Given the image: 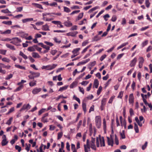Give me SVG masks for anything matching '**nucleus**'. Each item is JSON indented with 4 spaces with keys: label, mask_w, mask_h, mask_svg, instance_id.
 I'll return each mask as SVG.
<instances>
[{
    "label": "nucleus",
    "mask_w": 152,
    "mask_h": 152,
    "mask_svg": "<svg viewBox=\"0 0 152 152\" xmlns=\"http://www.w3.org/2000/svg\"><path fill=\"white\" fill-rule=\"evenodd\" d=\"M63 135V133L62 132H61L58 133L57 139L59 140L62 137Z\"/></svg>",
    "instance_id": "nucleus-39"
},
{
    "label": "nucleus",
    "mask_w": 152,
    "mask_h": 152,
    "mask_svg": "<svg viewBox=\"0 0 152 152\" xmlns=\"http://www.w3.org/2000/svg\"><path fill=\"white\" fill-rule=\"evenodd\" d=\"M95 123L97 127L100 128L101 124V117L99 116H97L95 117Z\"/></svg>",
    "instance_id": "nucleus-3"
},
{
    "label": "nucleus",
    "mask_w": 152,
    "mask_h": 152,
    "mask_svg": "<svg viewBox=\"0 0 152 152\" xmlns=\"http://www.w3.org/2000/svg\"><path fill=\"white\" fill-rule=\"evenodd\" d=\"M13 120V118L12 117H11L10 118L9 120L7 121V122L6 123V124L9 125H10L11 124Z\"/></svg>",
    "instance_id": "nucleus-36"
},
{
    "label": "nucleus",
    "mask_w": 152,
    "mask_h": 152,
    "mask_svg": "<svg viewBox=\"0 0 152 152\" xmlns=\"http://www.w3.org/2000/svg\"><path fill=\"white\" fill-rule=\"evenodd\" d=\"M32 5L34 6V7L42 9H43V8L42 6V5L40 4H37L35 3H33Z\"/></svg>",
    "instance_id": "nucleus-20"
},
{
    "label": "nucleus",
    "mask_w": 152,
    "mask_h": 152,
    "mask_svg": "<svg viewBox=\"0 0 152 152\" xmlns=\"http://www.w3.org/2000/svg\"><path fill=\"white\" fill-rule=\"evenodd\" d=\"M104 36V32L101 36L97 35L95 36L93 39V41H97L101 39L102 37Z\"/></svg>",
    "instance_id": "nucleus-8"
},
{
    "label": "nucleus",
    "mask_w": 152,
    "mask_h": 152,
    "mask_svg": "<svg viewBox=\"0 0 152 152\" xmlns=\"http://www.w3.org/2000/svg\"><path fill=\"white\" fill-rule=\"evenodd\" d=\"M23 9V7H17L16 9V11L17 12H20L22 11Z\"/></svg>",
    "instance_id": "nucleus-58"
},
{
    "label": "nucleus",
    "mask_w": 152,
    "mask_h": 152,
    "mask_svg": "<svg viewBox=\"0 0 152 152\" xmlns=\"http://www.w3.org/2000/svg\"><path fill=\"white\" fill-rule=\"evenodd\" d=\"M107 142L109 145H110L111 146H113V139L110 138L109 137H107Z\"/></svg>",
    "instance_id": "nucleus-9"
},
{
    "label": "nucleus",
    "mask_w": 152,
    "mask_h": 152,
    "mask_svg": "<svg viewBox=\"0 0 152 152\" xmlns=\"http://www.w3.org/2000/svg\"><path fill=\"white\" fill-rule=\"evenodd\" d=\"M28 35V34L22 33L21 34V36L22 37L25 38L26 39V37H27Z\"/></svg>",
    "instance_id": "nucleus-47"
},
{
    "label": "nucleus",
    "mask_w": 152,
    "mask_h": 152,
    "mask_svg": "<svg viewBox=\"0 0 152 152\" xmlns=\"http://www.w3.org/2000/svg\"><path fill=\"white\" fill-rule=\"evenodd\" d=\"M82 107L83 111L85 113L86 112V103H83L82 104Z\"/></svg>",
    "instance_id": "nucleus-48"
},
{
    "label": "nucleus",
    "mask_w": 152,
    "mask_h": 152,
    "mask_svg": "<svg viewBox=\"0 0 152 152\" xmlns=\"http://www.w3.org/2000/svg\"><path fill=\"white\" fill-rule=\"evenodd\" d=\"M23 107L24 110H25L26 109H30L31 107V106L29 105V104H28L26 105L24 104L23 106Z\"/></svg>",
    "instance_id": "nucleus-28"
},
{
    "label": "nucleus",
    "mask_w": 152,
    "mask_h": 152,
    "mask_svg": "<svg viewBox=\"0 0 152 152\" xmlns=\"http://www.w3.org/2000/svg\"><path fill=\"white\" fill-rule=\"evenodd\" d=\"M137 58H134L130 62V66L131 67H133L134 66L137 62Z\"/></svg>",
    "instance_id": "nucleus-11"
},
{
    "label": "nucleus",
    "mask_w": 152,
    "mask_h": 152,
    "mask_svg": "<svg viewBox=\"0 0 152 152\" xmlns=\"http://www.w3.org/2000/svg\"><path fill=\"white\" fill-rule=\"evenodd\" d=\"M98 7H95L91 9L89 11H88V13H91L92 11L96 10L97 9Z\"/></svg>",
    "instance_id": "nucleus-52"
},
{
    "label": "nucleus",
    "mask_w": 152,
    "mask_h": 152,
    "mask_svg": "<svg viewBox=\"0 0 152 152\" xmlns=\"http://www.w3.org/2000/svg\"><path fill=\"white\" fill-rule=\"evenodd\" d=\"M64 24L67 27H70L72 25V23L69 21H65Z\"/></svg>",
    "instance_id": "nucleus-16"
},
{
    "label": "nucleus",
    "mask_w": 152,
    "mask_h": 152,
    "mask_svg": "<svg viewBox=\"0 0 152 152\" xmlns=\"http://www.w3.org/2000/svg\"><path fill=\"white\" fill-rule=\"evenodd\" d=\"M123 92L122 91H121L119 93V94L118 96V98H121L123 96Z\"/></svg>",
    "instance_id": "nucleus-63"
},
{
    "label": "nucleus",
    "mask_w": 152,
    "mask_h": 152,
    "mask_svg": "<svg viewBox=\"0 0 152 152\" xmlns=\"http://www.w3.org/2000/svg\"><path fill=\"white\" fill-rule=\"evenodd\" d=\"M145 4L146 7L148 8L150 6V3L149 2V0H145Z\"/></svg>",
    "instance_id": "nucleus-51"
},
{
    "label": "nucleus",
    "mask_w": 152,
    "mask_h": 152,
    "mask_svg": "<svg viewBox=\"0 0 152 152\" xmlns=\"http://www.w3.org/2000/svg\"><path fill=\"white\" fill-rule=\"evenodd\" d=\"M1 11L2 12L4 13H11V12L7 9L5 10H2Z\"/></svg>",
    "instance_id": "nucleus-42"
},
{
    "label": "nucleus",
    "mask_w": 152,
    "mask_h": 152,
    "mask_svg": "<svg viewBox=\"0 0 152 152\" xmlns=\"http://www.w3.org/2000/svg\"><path fill=\"white\" fill-rule=\"evenodd\" d=\"M23 87V86L22 85H20L14 91L15 92H17L21 90L22 88Z\"/></svg>",
    "instance_id": "nucleus-46"
},
{
    "label": "nucleus",
    "mask_w": 152,
    "mask_h": 152,
    "mask_svg": "<svg viewBox=\"0 0 152 152\" xmlns=\"http://www.w3.org/2000/svg\"><path fill=\"white\" fill-rule=\"evenodd\" d=\"M73 98L76 100L79 104L80 103V99L77 97L75 95H74L73 96Z\"/></svg>",
    "instance_id": "nucleus-53"
},
{
    "label": "nucleus",
    "mask_w": 152,
    "mask_h": 152,
    "mask_svg": "<svg viewBox=\"0 0 152 152\" xmlns=\"http://www.w3.org/2000/svg\"><path fill=\"white\" fill-rule=\"evenodd\" d=\"M115 143L117 145H118L119 144L118 140V137L116 135H115Z\"/></svg>",
    "instance_id": "nucleus-55"
},
{
    "label": "nucleus",
    "mask_w": 152,
    "mask_h": 152,
    "mask_svg": "<svg viewBox=\"0 0 152 152\" xmlns=\"http://www.w3.org/2000/svg\"><path fill=\"white\" fill-rule=\"evenodd\" d=\"M64 12H66L69 13L71 11L68 8L64 7Z\"/></svg>",
    "instance_id": "nucleus-44"
},
{
    "label": "nucleus",
    "mask_w": 152,
    "mask_h": 152,
    "mask_svg": "<svg viewBox=\"0 0 152 152\" xmlns=\"http://www.w3.org/2000/svg\"><path fill=\"white\" fill-rule=\"evenodd\" d=\"M53 40L55 42L57 43H60L61 42V41L60 40L58 39L56 37H55L53 38Z\"/></svg>",
    "instance_id": "nucleus-57"
},
{
    "label": "nucleus",
    "mask_w": 152,
    "mask_h": 152,
    "mask_svg": "<svg viewBox=\"0 0 152 152\" xmlns=\"http://www.w3.org/2000/svg\"><path fill=\"white\" fill-rule=\"evenodd\" d=\"M41 90L42 89L41 88L36 87L32 90V93L33 94H37L40 92Z\"/></svg>",
    "instance_id": "nucleus-5"
},
{
    "label": "nucleus",
    "mask_w": 152,
    "mask_h": 152,
    "mask_svg": "<svg viewBox=\"0 0 152 152\" xmlns=\"http://www.w3.org/2000/svg\"><path fill=\"white\" fill-rule=\"evenodd\" d=\"M96 145L97 147H99L100 145L101 146H104V138L102 137V138L101 137L98 138L97 137L96 140Z\"/></svg>",
    "instance_id": "nucleus-1"
},
{
    "label": "nucleus",
    "mask_w": 152,
    "mask_h": 152,
    "mask_svg": "<svg viewBox=\"0 0 152 152\" xmlns=\"http://www.w3.org/2000/svg\"><path fill=\"white\" fill-rule=\"evenodd\" d=\"M45 111H46V109L44 108H42V109L40 110L38 112V115H40L42 113L44 112Z\"/></svg>",
    "instance_id": "nucleus-43"
},
{
    "label": "nucleus",
    "mask_w": 152,
    "mask_h": 152,
    "mask_svg": "<svg viewBox=\"0 0 152 152\" xmlns=\"http://www.w3.org/2000/svg\"><path fill=\"white\" fill-rule=\"evenodd\" d=\"M95 139L94 138H92L91 140V148L94 150H96V147L95 145Z\"/></svg>",
    "instance_id": "nucleus-6"
},
{
    "label": "nucleus",
    "mask_w": 152,
    "mask_h": 152,
    "mask_svg": "<svg viewBox=\"0 0 152 152\" xmlns=\"http://www.w3.org/2000/svg\"><path fill=\"white\" fill-rule=\"evenodd\" d=\"M140 61L139 62V67L141 68L142 66L143 63L144 61V59L142 57L139 58Z\"/></svg>",
    "instance_id": "nucleus-12"
},
{
    "label": "nucleus",
    "mask_w": 152,
    "mask_h": 152,
    "mask_svg": "<svg viewBox=\"0 0 152 152\" xmlns=\"http://www.w3.org/2000/svg\"><path fill=\"white\" fill-rule=\"evenodd\" d=\"M42 29L44 31H50L49 26L47 24L42 26Z\"/></svg>",
    "instance_id": "nucleus-18"
},
{
    "label": "nucleus",
    "mask_w": 152,
    "mask_h": 152,
    "mask_svg": "<svg viewBox=\"0 0 152 152\" xmlns=\"http://www.w3.org/2000/svg\"><path fill=\"white\" fill-rule=\"evenodd\" d=\"M77 27L76 25L73 26H72L70 29V30L71 31H73L74 30H77Z\"/></svg>",
    "instance_id": "nucleus-50"
},
{
    "label": "nucleus",
    "mask_w": 152,
    "mask_h": 152,
    "mask_svg": "<svg viewBox=\"0 0 152 152\" xmlns=\"http://www.w3.org/2000/svg\"><path fill=\"white\" fill-rule=\"evenodd\" d=\"M80 48H77L76 49H74L72 51V53L73 54H77V56L79 55V53H78V52L80 50Z\"/></svg>",
    "instance_id": "nucleus-19"
},
{
    "label": "nucleus",
    "mask_w": 152,
    "mask_h": 152,
    "mask_svg": "<svg viewBox=\"0 0 152 152\" xmlns=\"http://www.w3.org/2000/svg\"><path fill=\"white\" fill-rule=\"evenodd\" d=\"M11 32V30L8 29L3 32H1V34H10Z\"/></svg>",
    "instance_id": "nucleus-37"
},
{
    "label": "nucleus",
    "mask_w": 152,
    "mask_h": 152,
    "mask_svg": "<svg viewBox=\"0 0 152 152\" xmlns=\"http://www.w3.org/2000/svg\"><path fill=\"white\" fill-rule=\"evenodd\" d=\"M30 73L31 74V75L34 76L35 77H39L40 75L39 73L37 72H33L30 71Z\"/></svg>",
    "instance_id": "nucleus-14"
},
{
    "label": "nucleus",
    "mask_w": 152,
    "mask_h": 152,
    "mask_svg": "<svg viewBox=\"0 0 152 152\" xmlns=\"http://www.w3.org/2000/svg\"><path fill=\"white\" fill-rule=\"evenodd\" d=\"M129 101L130 103H132L134 101V97L133 94H131L129 96Z\"/></svg>",
    "instance_id": "nucleus-15"
},
{
    "label": "nucleus",
    "mask_w": 152,
    "mask_h": 152,
    "mask_svg": "<svg viewBox=\"0 0 152 152\" xmlns=\"http://www.w3.org/2000/svg\"><path fill=\"white\" fill-rule=\"evenodd\" d=\"M33 20V18H27L23 19L22 20V21L23 23H25L27 22L32 21Z\"/></svg>",
    "instance_id": "nucleus-21"
},
{
    "label": "nucleus",
    "mask_w": 152,
    "mask_h": 152,
    "mask_svg": "<svg viewBox=\"0 0 152 152\" xmlns=\"http://www.w3.org/2000/svg\"><path fill=\"white\" fill-rule=\"evenodd\" d=\"M68 87V86H65L61 87L59 89L58 91H63L66 89Z\"/></svg>",
    "instance_id": "nucleus-31"
},
{
    "label": "nucleus",
    "mask_w": 152,
    "mask_h": 152,
    "mask_svg": "<svg viewBox=\"0 0 152 152\" xmlns=\"http://www.w3.org/2000/svg\"><path fill=\"white\" fill-rule=\"evenodd\" d=\"M85 152H88L90 151L89 142L88 140H87L86 145H84Z\"/></svg>",
    "instance_id": "nucleus-4"
},
{
    "label": "nucleus",
    "mask_w": 152,
    "mask_h": 152,
    "mask_svg": "<svg viewBox=\"0 0 152 152\" xmlns=\"http://www.w3.org/2000/svg\"><path fill=\"white\" fill-rule=\"evenodd\" d=\"M15 66L18 68H19L21 69L25 70L26 69L25 67L22 66L21 65H18V64H15Z\"/></svg>",
    "instance_id": "nucleus-32"
},
{
    "label": "nucleus",
    "mask_w": 152,
    "mask_h": 152,
    "mask_svg": "<svg viewBox=\"0 0 152 152\" xmlns=\"http://www.w3.org/2000/svg\"><path fill=\"white\" fill-rule=\"evenodd\" d=\"M53 23L57 25V26L59 28H63V26L61 24V22L59 21H53L52 22Z\"/></svg>",
    "instance_id": "nucleus-7"
},
{
    "label": "nucleus",
    "mask_w": 152,
    "mask_h": 152,
    "mask_svg": "<svg viewBox=\"0 0 152 152\" xmlns=\"http://www.w3.org/2000/svg\"><path fill=\"white\" fill-rule=\"evenodd\" d=\"M102 88L101 86H100L99 87V88L97 91V94L98 95H99L100 94V92L102 90Z\"/></svg>",
    "instance_id": "nucleus-60"
},
{
    "label": "nucleus",
    "mask_w": 152,
    "mask_h": 152,
    "mask_svg": "<svg viewBox=\"0 0 152 152\" xmlns=\"http://www.w3.org/2000/svg\"><path fill=\"white\" fill-rule=\"evenodd\" d=\"M41 121L42 122L44 123L47 122L48 121V120L47 118L44 117L42 118Z\"/></svg>",
    "instance_id": "nucleus-59"
},
{
    "label": "nucleus",
    "mask_w": 152,
    "mask_h": 152,
    "mask_svg": "<svg viewBox=\"0 0 152 152\" xmlns=\"http://www.w3.org/2000/svg\"><path fill=\"white\" fill-rule=\"evenodd\" d=\"M44 43L46 44L47 45L50 46H52L53 45V44L51 42H49L47 41L44 42Z\"/></svg>",
    "instance_id": "nucleus-54"
},
{
    "label": "nucleus",
    "mask_w": 152,
    "mask_h": 152,
    "mask_svg": "<svg viewBox=\"0 0 152 152\" xmlns=\"http://www.w3.org/2000/svg\"><path fill=\"white\" fill-rule=\"evenodd\" d=\"M99 84V82L97 79H95L94 81V86L96 88H97Z\"/></svg>",
    "instance_id": "nucleus-25"
},
{
    "label": "nucleus",
    "mask_w": 152,
    "mask_h": 152,
    "mask_svg": "<svg viewBox=\"0 0 152 152\" xmlns=\"http://www.w3.org/2000/svg\"><path fill=\"white\" fill-rule=\"evenodd\" d=\"M115 96H111V98H110V99L109 101H108V103H111L113 100V99H114L115 98Z\"/></svg>",
    "instance_id": "nucleus-56"
},
{
    "label": "nucleus",
    "mask_w": 152,
    "mask_h": 152,
    "mask_svg": "<svg viewBox=\"0 0 152 152\" xmlns=\"http://www.w3.org/2000/svg\"><path fill=\"white\" fill-rule=\"evenodd\" d=\"M117 17L115 15H113L112 17L111 20L113 22H115L117 19Z\"/></svg>",
    "instance_id": "nucleus-62"
},
{
    "label": "nucleus",
    "mask_w": 152,
    "mask_h": 152,
    "mask_svg": "<svg viewBox=\"0 0 152 152\" xmlns=\"http://www.w3.org/2000/svg\"><path fill=\"white\" fill-rule=\"evenodd\" d=\"M122 126H124L125 129L126 128V122L125 120L123 121L122 122H121Z\"/></svg>",
    "instance_id": "nucleus-41"
},
{
    "label": "nucleus",
    "mask_w": 152,
    "mask_h": 152,
    "mask_svg": "<svg viewBox=\"0 0 152 152\" xmlns=\"http://www.w3.org/2000/svg\"><path fill=\"white\" fill-rule=\"evenodd\" d=\"M104 99L102 100L101 102V105L100 107V109L101 110H103L104 109Z\"/></svg>",
    "instance_id": "nucleus-22"
},
{
    "label": "nucleus",
    "mask_w": 152,
    "mask_h": 152,
    "mask_svg": "<svg viewBox=\"0 0 152 152\" xmlns=\"http://www.w3.org/2000/svg\"><path fill=\"white\" fill-rule=\"evenodd\" d=\"M32 57L34 58H40V56L36 52L32 53Z\"/></svg>",
    "instance_id": "nucleus-17"
},
{
    "label": "nucleus",
    "mask_w": 152,
    "mask_h": 152,
    "mask_svg": "<svg viewBox=\"0 0 152 152\" xmlns=\"http://www.w3.org/2000/svg\"><path fill=\"white\" fill-rule=\"evenodd\" d=\"M2 60L4 62L7 63H9L10 61V60L9 59L6 57L3 58L2 59Z\"/></svg>",
    "instance_id": "nucleus-38"
},
{
    "label": "nucleus",
    "mask_w": 152,
    "mask_h": 152,
    "mask_svg": "<svg viewBox=\"0 0 152 152\" xmlns=\"http://www.w3.org/2000/svg\"><path fill=\"white\" fill-rule=\"evenodd\" d=\"M77 84V82L75 81L73 82L70 86V88H73L75 87Z\"/></svg>",
    "instance_id": "nucleus-24"
},
{
    "label": "nucleus",
    "mask_w": 152,
    "mask_h": 152,
    "mask_svg": "<svg viewBox=\"0 0 152 152\" xmlns=\"http://www.w3.org/2000/svg\"><path fill=\"white\" fill-rule=\"evenodd\" d=\"M77 34L78 32L77 31H75L74 32H69L67 33L66 35L68 36H71L72 37H75Z\"/></svg>",
    "instance_id": "nucleus-10"
},
{
    "label": "nucleus",
    "mask_w": 152,
    "mask_h": 152,
    "mask_svg": "<svg viewBox=\"0 0 152 152\" xmlns=\"http://www.w3.org/2000/svg\"><path fill=\"white\" fill-rule=\"evenodd\" d=\"M6 45L7 47L8 48H9L11 50H15V48L14 46L11 45H10L8 44H6Z\"/></svg>",
    "instance_id": "nucleus-23"
},
{
    "label": "nucleus",
    "mask_w": 152,
    "mask_h": 152,
    "mask_svg": "<svg viewBox=\"0 0 152 152\" xmlns=\"http://www.w3.org/2000/svg\"><path fill=\"white\" fill-rule=\"evenodd\" d=\"M8 142L7 140H2L1 142V145L2 146H5L8 143Z\"/></svg>",
    "instance_id": "nucleus-27"
},
{
    "label": "nucleus",
    "mask_w": 152,
    "mask_h": 152,
    "mask_svg": "<svg viewBox=\"0 0 152 152\" xmlns=\"http://www.w3.org/2000/svg\"><path fill=\"white\" fill-rule=\"evenodd\" d=\"M36 81L35 80L34 82H30L29 83V85L30 86L32 87L33 86L36 84Z\"/></svg>",
    "instance_id": "nucleus-40"
},
{
    "label": "nucleus",
    "mask_w": 152,
    "mask_h": 152,
    "mask_svg": "<svg viewBox=\"0 0 152 152\" xmlns=\"http://www.w3.org/2000/svg\"><path fill=\"white\" fill-rule=\"evenodd\" d=\"M128 44V42H126L122 44L121 45H120L118 47L117 49L119 50L123 47L126 46V45H127Z\"/></svg>",
    "instance_id": "nucleus-26"
},
{
    "label": "nucleus",
    "mask_w": 152,
    "mask_h": 152,
    "mask_svg": "<svg viewBox=\"0 0 152 152\" xmlns=\"http://www.w3.org/2000/svg\"><path fill=\"white\" fill-rule=\"evenodd\" d=\"M83 12L80 13L78 15L77 18L76 19V21L81 19L83 16Z\"/></svg>",
    "instance_id": "nucleus-34"
},
{
    "label": "nucleus",
    "mask_w": 152,
    "mask_h": 152,
    "mask_svg": "<svg viewBox=\"0 0 152 152\" xmlns=\"http://www.w3.org/2000/svg\"><path fill=\"white\" fill-rule=\"evenodd\" d=\"M19 55L22 56L25 59H26L28 58L27 56L24 54L22 51L20 52Z\"/></svg>",
    "instance_id": "nucleus-30"
},
{
    "label": "nucleus",
    "mask_w": 152,
    "mask_h": 152,
    "mask_svg": "<svg viewBox=\"0 0 152 152\" xmlns=\"http://www.w3.org/2000/svg\"><path fill=\"white\" fill-rule=\"evenodd\" d=\"M12 77L13 74H11L7 75L6 77L5 78V79L6 80H8L12 78Z\"/></svg>",
    "instance_id": "nucleus-45"
},
{
    "label": "nucleus",
    "mask_w": 152,
    "mask_h": 152,
    "mask_svg": "<svg viewBox=\"0 0 152 152\" xmlns=\"http://www.w3.org/2000/svg\"><path fill=\"white\" fill-rule=\"evenodd\" d=\"M57 66V64H53L52 65H49L47 66H43L42 67V69H46V70H51Z\"/></svg>",
    "instance_id": "nucleus-2"
},
{
    "label": "nucleus",
    "mask_w": 152,
    "mask_h": 152,
    "mask_svg": "<svg viewBox=\"0 0 152 152\" xmlns=\"http://www.w3.org/2000/svg\"><path fill=\"white\" fill-rule=\"evenodd\" d=\"M12 39L14 40L15 45L21 42V40L18 37L13 38Z\"/></svg>",
    "instance_id": "nucleus-13"
},
{
    "label": "nucleus",
    "mask_w": 152,
    "mask_h": 152,
    "mask_svg": "<svg viewBox=\"0 0 152 152\" xmlns=\"http://www.w3.org/2000/svg\"><path fill=\"white\" fill-rule=\"evenodd\" d=\"M134 129L136 133H138L139 132V129L138 128V126L135 123H134Z\"/></svg>",
    "instance_id": "nucleus-33"
},
{
    "label": "nucleus",
    "mask_w": 152,
    "mask_h": 152,
    "mask_svg": "<svg viewBox=\"0 0 152 152\" xmlns=\"http://www.w3.org/2000/svg\"><path fill=\"white\" fill-rule=\"evenodd\" d=\"M90 45H89L87 46L86 48H85L82 52V53H83L86 52L87 50L90 47Z\"/></svg>",
    "instance_id": "nucleus-61"
},
{
    "label": "nucleus",
    "mask_w": 152,
    "mask_h": 152,
    "mask_svg": "<svg viewBox=\"0 0 152 152\" xmlns=\"http://www.w3.org/2000/svg\"><path fill=\"white\" fill-rule=\"evenodd\" d=\"M7 50H3L2 49H0V54L5 55L6 54Z\"/></svg>",
    "instance_id": "nucleus-49"
},
{
    "label": "nucleus",
    "mask_w": 152,
    "mask_h": 152,
    "mask_svg": "<svg viewBox=\"0 0 152 152\" xmlns=\"http://www.w3.org/2000/svg\"><path fill=\"white\" fill-rule=\"evenodd\" d=\"M88 83V82L87 81H83L82 83H81V84L82 85H83L84 86H86L87 84Z\"/></svg>",
    "instance_id": "nucleus-64"
},
{
    "label": "nucleus",
    "mask_w": 152,
    "mask_h": 152,
    "mask_svg": "<svg viewBox=\"0 0 152 152\" xmlns=\"http://www.w3.org/2000/svg\"><path fill=\"white\" fill-rule=\"evenodd\" d=\"M35 47L34 46V45L28 48V50L30 52L35 51Z\"/></svg>",
    "instance_id": "nucleus-29"
},
{
    "label": "nucleus",
    "mask_w": 152,
    "mask_h": 152,
    "mask_svg": "<svg viewBox=\"0 0 152 152\" xmlns=\"http://www.w3.org/2000/svg\"><path fill=\"white\" fill-rule=\"evenodd\" d=\"M2 23L3 24L10 25L12 24V22L11 21H3Z\"/></svg>",
    "instance_id": "nucleus-35"
}]
</instances>
